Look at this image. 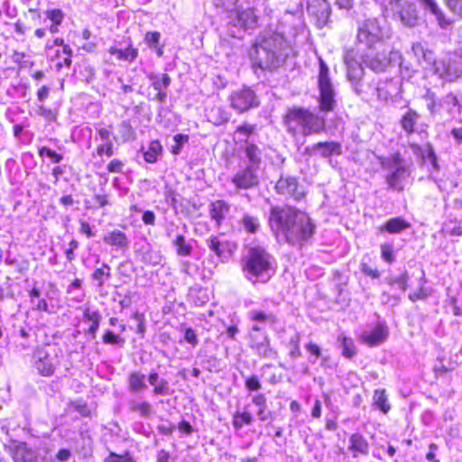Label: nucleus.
Returning a JSON list of instances; mask_svg holds the SVG:
<instances>
[{
    "instance_id": "nucleus-42",
    "label": "nucleus",
    "mask_w": 462,
    "mask_h": 462,
    "mask_svg": "<svg viewBox=\"0 0 462 462\" xmlns=\"http://www.w3.org/2000/svg\"><path fill=\"white\" fill-rule=\"evenodd\" d=\"M426 282H427V281H426V279L424 277V274H423L421 279H420V286L418 289V291L409 294V299L412 302H415V301H417L419 300H425L429 296L427 289L424 287V284Z\"/></svg>"
},
{
    "instance_id": "nucleus-32",
    "label": "nucleus",
    "mask_w": 462,
    "mask_h": 462,
    "mask_svg": "<svg viewBox=\"0 0 462 462\" xmlns=\"http://www.w3.org/2000/svg\"><path fill=\"white\" fill-rule=\"evenodd\" d=\"M253 415L248 411H236L233 414V426L236 430H240L245 425H249L253 422Z\"/></svg>"
},
{
    "instance_id": "nucleus-2",
    "label": "nucleus",
    "mask_w": 462,
    "mask_h": 462,
    "mask_svg": "<svg viewBox=\"0 0 462 462\" xmlns=\"http://www.w3.org/2000/svg\"><path fill=\"white\" fill-rule=\"evenodd\" d=\"M288 45L281 33L264 32L249 51L254 67L273 69L279 67L288 56Z\"/></svg>"
},
{
    "instance_id": "nucleus-7",
    "label": "nucleus",
    "mask_w": 462,
    "mask_h": 462,
    "mask_svg": "<svg viewBox=\"0 0 462 462\" xmlns=\"http://www.w3.org/2000/svg\"><path fill=\"white\" fill-rule=\"evenodd\" d=\"M381 165L390 171L386 177L389 187L395 190H402L404 188L403 182L410 175L407 162L399 153H395L389 158H382Z\"/></svg>"
},
{
    "instance_id": "nucleus-60",
    "label": "nucleus",
    "mask_w": 462,
    "mask_h": 462,
    "mask_svg": "<svg viewBox=\"0 0 462 462\" xmlns=\"http://www.w3.org/2000/svg\"><path fill=\"white\" fill-rule=\"evenodd\" d=\"M122 169H123L122 162L119 160H116V159L112 160L107 165L108 171L113 172V173H118V172L122 171Z\"/></svg>"
},
{
    "instance_id": "nucleus-27",
    "label": "nucleus",
    "mask_w": 462,
    "mask_h": 462,
    "mask_svg": "<svg viewBox=\"0 0 462 462\" xmlns=\"http://www.w3.org/2000/svg\"><path fill=\"white\" fill-rule=\"evenodd\" d=\"M208 246L213 251L217 257L226 258V253L229 251V244L226 241H221L217 236H210L208 241Z\"/></svg>"
},
{
    "instance_id": "nucleus-35",
    "label": "nucleus",
    "mask_w": 462,
    "mask_h": 462,
    "mask_svg": "<svg viewBox=\"0 0 462 462\" xmlns=\"http://www.w3.org/2000/svg\"><path fill=\"white\" fill-rule=\"evenodd\" d=\"M111 276V268L106 263H102V266L97 268L92 273L91 277L93 280L97 282L98 287H103L105 283V278H109Z\"/></svg>"
},
{
    "instance_id": "nucleus-43",
    "label": "nucleus",
    "mask_w": 462,
    "mask_h": 462,
    "mask_svg": "<svg viewBox=\"0 0 462 462\" xmlns=\"http://www.w3.org/2000/svg\"><path fill=\"white\" fill-rule=\"evenodd\" d=\"M408 280H409V275H408V273L405 271L401 275H399L397 277L389 278L388 283L390 285L396 284L402 291H404L407 290V287H408Z\"/></svg>"
},
{
    "instance_id": "nucleus-54",
    "label": "nucleus",
    "mask_w": 462,
    "mask_h": 462,
    "mask_svg": "<svg viewBox=\"0 0 462 462\" xmlns=\"http://www.w3.org/2000/svg\"><path fill=\"white\" fill-rule=\"evenodd\" d=\"M133 410L138 411L142 416L147 417L151 413L152 407L150 403L143 402L133 406Z\"/></svg>"
},
{
    "instance_id": "nucleus-21",
    "label": "nucleus",
    "mask_w": 462,
    "mask_h": 462,
    "mask_svg": "<svg viewBox=\"0 0 462 462\" xmlns=\"http://www.w3.org/2000/svg\"><path fill=\"white\" fill-rule=\"evenodd\" d=\"M388 332L385 327L377 326L372 331L362 336L363 341L368 346H376L387 337Z\"/></svg>"
},
{
    "instance_id": "nucleus-50",
    "label": "nucleus",
    "mask_w": 462,
    "mask_h": 462,
    "mask_svg": "<svg viewBox=\"0 0 462 462\" xmlns=\"http://www.w3.org/2000/svg\"><path fill=\"white\" fill-rule=\"evenodd\" d=\"M184 332V340L195 346L199 343L198 336L196 332L191 328H186L183 329Z\"/></svg>"
},
{
    "instance_id": "nucleus-15",
    "label": "nucleus",
    "mask_w": 462,
    "mask_h": 462,
    "mask_svg": "<svg viewBox=\"0 0 462 462\" xmlns=\"http://www.w3.org/2000/svg\"><path fill=\"white\" fill-rule=\"evenodd\" d=\"M10 452L14 462H40L36 451L24 442H14Z\"/></svg>"
},
{
    "instance_id": "nucleus-20",
    "label": "nucleus",
    "mask_w": 462,
    "mask_h": 462,
    "mask_svg": "<svg viewBox=\"0 0 462 462\" xmlns=\"http://www.w3.org/2000/svg\"><path fill=\"white\" fill-rule=\"evenodd\" d=\"M349 450L355 457L358 455H367L369 444L361 434L355 433L349 438Z\"/></svg>"
},
{
    "instance_id": "nucleus-26",
    "label": "nucleus",
    "mask_w": 462,
    "mask_h": 462,
    "mask_svg": "<svg viewBox=\"0 0 462 462\" xmlns=\"http://www.w3.org/2000/svg\"><path fill=\"white\" fill-rule=\"evenodd\" d=\"M411 224L402 217H393L389 219L383 226L381 227V231H387L391 234H398L403 230L408 229Z\"/></svg>"
},
{
    "instance_id": "nucleus-34",
    "label": "nucleus",
    "mask_w": 462,
    "mask_h": 462,
    "mask_svg": "<svg viewBox=\"0 0 462 462\" xmlns=\"http://www.w3.org/2000/svg\"><path fill=\"white\" fill-rule=\"evenodd\" d=\"M149 79L155 90L166 89L171 83V79L167 74H151Z\"/></svg>"
},
{
    "instance_id": "nucleus-44",
    "label": "nucleus",
    "mask_w": 462,
    "mask_h": 462,
    "mask_svg": "<svg viewBox=\"0 0 462 462\" xmlns=\"http://www.w3.org/2000/svg\"><path fill=\"white\" fill-rule=\"evenodd\" d=\"M242 224L244 228L251 233L256 232L259 227L258 219L249 215H245L243 217Z\"/></svg>"
},
{
    "instance_id": "nucleus-13",
    "label": "nucleus",
    "mask_w": 462,
    "mask_h": 462,
    "mask_svg": "<svg viewBox=\"0 0 462 462\" xmlns=\"http://www.w3.org/2000/svg\"><path fill=\"white\" fill-rule=\"evenodd\" d=\"M258 169L246 165L239 170L232 178V183L241 189H247L256 186L259 182Z\"/></svg>"
},
{
    "instance_id": "nucleus-53",
    "label": "nucleus",
    "mask_w": 462,
    "mask_h": 462,
    "mask_svg": "<svg viewBox=\"0 0 462 462\" xmlns=\"http://www.w3.org/2000/svg\"><path fill=\"white\" fill-rule=\"evenodd\" d=\"M382 257L388 263H393L394 261V255L393 252L392 245L388 244H383L381 245Z\"/></svg>"
},
{
    "instance_id": "nucleus-59",
    "label": "nucleus",
    "mask_w": 462,
    "mask_h": 462,
    "mask_svg": "<svg viewBox=\"0 0 462 462\" xmlns=\"http://www.w3.org/2000/svg\"><path fill=\"white\" fill-rule=\"evenodd\" d=\"M245 386L249 390H259L261 388V383L256 376H251L245 380Z\"/></svg>"
},
{
    "instance_id": "nucleus-11",
    "label": "nucleus",
    "mask_w": 462,
    "mask_h": 462,
    "mask_svg": "<svg viewBox=\"0 0 462 462\" xmlns=\"http://www.w3.org/2000/svg\"><path fill=\"white\" fill-rule=\"evenodd\" d=\"M231 106L239 113L258 106L254 92L249 88L233 91L229 97Z\"/></svg>"
},
{
    "instance_id": "nucleus-55",
    "label": "nucleus",
    "mask_w": 462,
    "mask_h": 462,
    "mask_svg": "<svg viewBox=\"0 0 462 462\" xmlns=\"http://www.w3.org/2000/svg\"><path fill=\"white\" fill-rule=\"evenodd\" d=\"M446 3L449 10L462 16V0H446Z\"/></svg>"
},
{
    "instance_id": "nucleus-9",
    "label": "nucleus",
    "mask_w": 462,
    "mask_h": 462,
    "mask_svg": "<svg viewBox=\"0 0 462 462\" xmlns=\"http://www.w3.org/2000/svg\"><path fill=\"white\" fill-rule=\"evenodd\" d=\"M319 91V108L321 111H331L334 109L335 89L328 76V68L325 61L319 58V71L318 76Z\"/></svg>"
},
{
    "instance_id": "nucleus-36",
    "label": "nucleus",
    "mask_w": 462,
    "mask_h": 462,
    "mask_svg": "<svg viewBox=\"0 0 462 462\" xmlns=\"http://www.w3.org/2000/svg\"><path fill=\"white\" fill-rule=\"evenodd\" d=\"M84 318L91 322V325L88 328V332L92 335H95L98 329L99 323L101 320V316L98 311H91L89 309H86L84 311Z\"/></svg>"
},
{
    "instance_id": "nucleus-3",
    "label": "nucleus",
    "mask_w": 462,
    "mask_h": 462,
    "mask_svg": "<svg viewBox=\"0 0 462 462\" xmlns=\"http://www.w3.org/2000/svg\"><path fill=\"white\" fill-rule=\"evenodd\" d=\"M241 268L245 278L253 283L267 282L275 273L273 257L260 245L247 249Z\"/></svg>"
},
{
    "instance_id": "nucleus-63",
    "label": "nucleus",
    "mask_w": 462,
    "mask_h": 462,
    "mask_svg": "<svg viewBox=\"0 0 462 462\" xmlns=\"http://www.w3.org/2000/svg\"><path fill=\"white\" fill-rule=\"evenodd\" d=\"M253 131L254 126L250 125H240L236 129V133L245 138L248 137L253 133Z\"/></svg>"
},
{
    "instance_id": "nucleus-47",
    "label": "nucleus",
    "mask_w": 462,
    "mask_h": 462,
    "mask_svg": "<svg viewBox=\"0 0 462 462\" xmlns=\"http://www.w3.org/2000/svg\"><path fill=\"white\" fill-rule=\"evenodd\" d=\"M97 153L98 156L106 154L107 157H111L114 154L113 143L103 142V143L97 145Z\"/></svg>"
},
{
    "instance_id": "nucleus-57",
    "label": "nucleus",
    "mask_w": 462,
    "mask_h": 462,
    "mask_svg": "<svg viewBox=\"0 0 462 462\" xmlns=\"http://www.w3.org/2000/svg\"><path fill=\"white\" fill-rule=\"evenodd\" d=\"M443 105L450 111L453 107H458V101L457 97L453 94L447 95L443 99Z\"/></svg>"
},
{
    "instance_id": "nucleus-1",
    "label": "nucleus",
    "mask_w": 462,
    "mask_h": 462,
    "mask_svg": "<svg viewBox=\"0 0 462 462\" xmlns=\"http://www.w3.org/2000/svg\"><path fill=\"white\" fill-rule=\"evenodd\" d=\"M271 227L282 234L291 244H300L314 232V225L309 216L291 207L273 208L270 214Z\"/></svg>"
},
{
    "instance_id": "nucleus-14",
    "label": "nucleus",
    "mask_w": 462,
    "mask_h": 462,
    "mask_svg": "<svg viewBox=\"0 0 462 462\" xmlns=\"http://www.w3.org/2000/svg\"><path fill=\"white\" fill-rule=\"evenodd\" d=\"M275 189L278 193L293 198L296 200L300 199L304 196L303 190H300L295 178L282 177L276 183Z\"/></svg>"
},
{
    "instance_id": "nucleus-38",
    "label": "nucleus",
    "mask_w": 462,
    "mask_h": 462,
    "mask_svg": "<svg viewBox=\"0 0 462 462\" xmlns=\"http://www.w3.org/2000/svg\"><path fill=\"white\" fill-rule=\"evenodd\" d=\"M172 243L176 246L177 254L179 255L186 256L190 254L191 245L186 244L183 235H177Z\"/></svg>"
},
{
    "instance_id": "nucleus-29",
    "label": "nucleus",
    "mask_w": 462,
    "mask_h": 462,
    "mask_svg": "<svg viewBox=\"0 0 462 462\" xmlns=\"http://www.w3.org/2000/svg\"><path fill=\"white\" fill-rule=\"evenodd\" d=\"M246 158L248 159L249 166H253L259 170L261 163V150L254 143H246L245 148Z\"/></svg>"
},
{
    "instance_id": "nucleus-37",
    "label": "nucleus",
    "mask_w": 462,
    "mask_h": 462,
    "mask_svg": "<svg viewBox=\"0 0 462 462\" xmlns=\"http://www.w3.org/2000/svg\"><path fill=\"white\" fill-rule=\"evenodd\" d=\"M338 341L340 342L341 347L343 349V356L346 358L353 357L356 354V346L354 341L344 335H341L338 337Z\"/></svg>"
},
{
    "instance_id": "nucleus-23",
    "label": "nucleus",
    "mask_w": 462,
    "mask_h": 462,
    "mask_svg": "<svg viewBox=\"0 0 462 462\" xmlns=\"http://www.w3.org/2000/svg\"><path fill=\"white\" fill-rule=\"evenodd\" d=\"M447 64V59H442L439 60H436L435 59L434 63L430 68H433L435 73L446 80L452 81L457 79L458 70H456L455 69L450 70V69H448Z\"/></svg>"
},
{
    "instance_id": "nucleus-64",
    "label": "nucleus",
    "mask_w": 462,
    "mask_h": 462,
    "mask_svg": "<svg viewBox=\"0 0 462 462\" xmlns=\"http://www.w3.org/2000/svg\"><path fill=\"white\" fill-rule=\"evenodd\" d=\"M106 462H134L129 457H123L112 454L106 460Z\"/></svg>"
},
{
    "instance_id": "nucleus-61",
    "label": "nucleus",
    "mask_w": 462,
    "mask_h": 462,
    "mask_svg": "<svg viewBox=\"0 0 462 462\" xmlns=\"http://www.w3.org/2000/svg\"><path fill=\"white\" fill-rule=\"evenodd\" d=\"M361 271L373 278H378L380 276V273L376 269H373L370 265L367 263H362L361 265Z\"/></svg>"
},
{
    "instance_id": "nucleus-4",
    "label": "nucleus",
    "mask_w": 462,
    "mask_h": 462,
    "mask_svg": "<svg viewBox=\"0 0 462 462\" xmlns=\"http://www.w3.org/2000/svg\"><path fill=\"white\" fill-rule=\"evenodd\" d=\"M285 120L290 132L295 134L299 126L303 135L319 134L324 131L326 125V119L323 116L302 108L290 110Z\"/></svg>"
},
{
    "instance_id": "nucleus-30",
    "label": "nucleus",
    "mask_w": 462,
    "mask_h": 462,
    "mask_svg": "<svg viewBox=\"0 0 462 462\" xmlns=\"http://www.w3.org/2000/svg\"><path fill=\"white\" fill-rule=\"evenodd\" d=\"M228 211V205L224 200H217L211 204L210 217L219 224Z\"/></svg>"
},
{
    "instance_id": "nucleus-24",
    "label": "nucleus",
    "mask_w": 462,
    "mask_h": 462,
    "mask_svg": "<svg viewBox=\"0 0 462 462\" xmlns=\"http://www.w3.org/2000/svg\"><path fill=\"white\" fill-rule=\"evenodd\" d=\"M312 152H318L322 157H329L332 154L341 153V145L337 142L318 143L311 148Z\"/></svg>"
},
{
    "instance_id": "nucleus-40",
    "label": "nucleus",
    "mask_w": 462,
    "mask_h": 462,
    "mask_svg": "<svg viewBox=\"0 0 462 462\" xmlns=\"http://www.w3.org/2000/svg\"><path fill=\"white\" fill-rule=\"evenodd\" d=\"M129 385L132 391H139L145 387L144 375L140 373H133L129 376Z\"/></svg>"
},
{
    "instance_id": "nucleus-16",
    "label": "nucleus",
    "mask_w": 462,
    "mask_h": 462,
    "mask_svg": "<svg viewBox=\"0 0 462 462\" xmlns=\"http://www.w3.org/2000/svg\"><path fill=\"white\" fill-rule=\"evenodd\" d=\"M108 53L116 56L119 61L133 62L138 56V50L134 48L131 43L126 47H118L116 44L110 46L107 50Z\"/></svg>"
},
{
    "instance_id": "nucleus-25",
    "label": "nucleus",
    "mask_w": 462,
    "mask_h": 462,
    "mask_svg": "<svg viewBox=\"0 0 462 462\" xmlns=\"http://www.w3.org/2000/svg\"><path fill=\"white\" fill-rule=\"evenodd\" d=\"M425 5L426 8H428L436 17L439 25L446 29L448 28L451 23L452 20L447 18L445 14H443L442 10L438 6L436 2L434 0H420Z\"/></svg>"
},
{
    "instance_id": "nucleus-6",
    "label": "nucleus",
    "mask_w": 462,
    "mask_h": 462,
    "mask_svg": "<svg viewBox=\"0 0 462 462\" xmlns=\"http://www.w3.org/2000/svg\"><path fill=\"white\" fill-rule=\"evenodd\" d=\"M362 62L374 71H383L391 63L399 61L402 54L399 51L388 50L383 45L367 49L361 57Z\"/></svg>"
},
{
    "instance_id": "nucleus-19",
    "label": "nucleus",
    "mask_w": 462,
    "mask_h": 462,
    "mask_svg": "<svg viewBox=\"0 0 462 462\" xmlns=\"http://www.w3.org/2000/svg\"><path fill=\"white\" fill-rule=\"evenodd\" d=\"M251 347L254 349L259 356L263 357H271L274 352L270 347V341L267 336L263 335L258 337L255 335H251Z\"/></svg>"
},
{
    "instance_id": "nucleus-5",
    "label": "nucleus",
    "mask_w": 462,
    "mask_h": 462,
    "mask_svg": "<svg viewBox=\"0 0 462 462\" xmlns=\"http://www.w3.org/2000/svg\"><path fill=\"white\" fill-rule=\"evenodd\" d=\"M390 37L389 29L381 24L378 18L368 17L358 22L356 39L360 44H364L367 49L377 45L382 47L383 42Z\"/></svg>"
},
{
    "instance_id": "nucleus-28",
    "label": "nucleus",
    "mask_w": 462,
    "mask_h": 462,
    "mask_svg": "<svg viewBox=\"0 0 462 462\" xmlns=\"http://www.w3.org/2000/svg\"><path fill=\"white\" fill-rule=\"evenodd\" d=\"M420 118V115L412 109H409L401 119L402 128L407 133L415 132V125Z\"/></svg>"
},
{
    "instance_id": "nucleus-62",
    "label": "nucleus",
    "mask_w": 462,
    "mask_h": 462,
    "mask_svg": "<svg viewBox=\"0 0 462 462\" xmlns=\"http://www.w3.org/2000/svg\"><path fill=\"white\" fill-rule=\"evenodd\" d=\"M46 48L48 50L47 56L51 60H59L62 57V51L60 52L59 50H53L52 45L47 43Z\"/></svg>"
},
{
    "instance_id": "nucleus-10",
    "label": "nucleus",
    "mask_w": 462,
    "mask_h": 462,
    "mask_svg": "<svg viewBox=\"0 0 462 462\" xmlns=\"http://www.w3.org/2000/svg\"><path fill=\"white\" fill-rule=\"evenodd\" d=\"M34 366L43 376L51 375L60 364L58 352L54 347L38 348L33 355Z\"/></svg>"
},
{
    "instance_id": "nucleus-56",
    "label": "nucleus",
    "mask_w": 462,
    "mask_h": 462,
    "mask_svg": "<svg viewBox=\"0 0 462 462\" xmlns=\"http://www.w3.org/2000/svg\"><path fill=\"white\" fill-rule=\"evenodd\" d=\"M34 309L39 311H44L50 314L55 312V310H53V306L49 305L47 300L44 299L39 300Z\"/></svg>"
},
{
    "instance_id": "nucleus-48",
    "label": "nucleus",
    "mask_w": 462,
    "mask_h": 462,
    "mask_svg": "<svg viewBox=\"0 0 462 462\" xmlns=\"http://www.w3.org/2000/svg\"><path fill=\"white\" fill-rule=\"evenodd\" d=\"M39 154L40 156H47L49 157L50 159L52 160L53 162H60L61 160H62V156L59 153H57L56 152L51 150L50 148L48 147H42L39 151Z\"/></svg>"
},
{
    "instance_id": "nucleus-8",
    "label": "nucleus",
    "mask_w": 462,
    "mask_h": 462,
    "mask_svg": "<svg viewBox=\"0 0 462 462\" xmlns=\"http://www.w3.org/2000/svg\"><path fill=\"white\" fill-rule=\"evenodd\" d=\"M385 11L392 14L393 18L403 26L415 27L419 23V15L415 4L407 0H391Z\"/></svg>"
},
{
    "instance_id": "nucleus-31",
    "label": "nucleus",
    "mask_w": 462,
    "mask_h": 462,
    "mask_svg": "<svg viewBox=\"0 0 462 462\" xmlns=\"http://www.w3.org/2000/svg\"><path fill=\"white\" fill-rule=\"evenodd\" d=\"M373 401H374V405L377 409L382 411L384 414L390 411L391 405L388 402V399H387L384 390H380V389L375 390L374 392Z\"/></svg>"
},
{
    "instance_id": "nucleus-39",
    "label": "nucleus",
    "mask_w": 462,
    "mask_h": 462,
    "mask_svg": "<svg viewBox=\"0 0 462 462\" xmlns=\"http://www.w3.org/2000/svg\"><path fill=\"white\" fill-rule=\"evenodd\" d=\"M250 318L259 323H274L276 321L275 316L272 313H265L262 310H252L250 311Z\"/></svg>"
},
{
    "instance_id": "nucleus-18",
    "label": "nucleus",
    "mask_w": 462,
    "mask_h": 462,
    "mask_svg": "<svg viewBox=\"0 0 462 462\" xmlns=\"http://www.w3.org/2000/svg\"><path fill=\"white\" fill-rule=\"evenodd\" d=\"M347 78L350 81H358L363 76L362 64L354 57V51H347L345 56Z\"/></svg>"
},
{
    "instance_id": "nucleus-17",
    "label": "nucleus",
    "mask_w": 462,
    "mask_h": 462,
    "mask_svg": "<svg viewBox=\"0 0 462 462\" xmlns=\"http://www.w3.org/2000/svg\"><path fill=\"white\" fill-rule=\"evenodd\" d=\"M411 52L417 59L420 64L424 65L426 68L431 67L434 63V52L425 48L420 42H413L411 45Z\"/></svg>"
},
{
    "instance_id": "nucleus-49",
    "label": "nucleus",
    "mask_w": 462,
    "mask_h": 462,
    "mask_svg": "<svg viewBox=\"0 0 462 462\" xmlns=\"http://www.w3.org/2000/svg\"><path fill=\"white\" fill-rule=\"evenodd\" d=\"M299 343H300V337L299 336H296V337L291 338V340H290V346H291L290 356L292 358H297V357L301 356V352H300V349Z\"/></svg>"
},
{
    "instance_id": "nucleus-46",
    "label": "nucleus",
    "mask_w": 462,
    "mask_h": 462,
    "mask_svg": "<svg viewBox=\"0 0 462 462\" xmlns=\"http://www.w3.org/2000/svg\"><path fill=\"white\" fill-rule=\"evenodd\" d=\"M447 60H448V64H447V67L448 69H456V70H458L457 71V78L461 77L462 76V59L461 58H457V57H449V58H447Z\"/></svg>"
},
{
    "instance_id": "nucleus-51",
    "label": "nucleus",
    "mask_w": 462,
    "mask_h": 462,
    "mask_svg": "<svg viewBox=\"0 0 462 462\" xmlns=\"http://www.w3.org/2000/svg\"><path fill=\"white\" fill-rule=\"evenodd\" d=\"M153 393L157 395H167L170 393L168 382L164 379L160 381L154 385Z\"/></svg>"
},
{
    "instance_id": "nucleus-33",
    "label": "nucleus",
    "mask_w": 462,
    "mask_h": 462,
    "mask_svg": "<svg viewBox=\"0 0 462 462\" xmlns=\"http://www.w3.org/2000/svg\"><path fill=\"white\" fill-rule=\"evenodd\" d=\"M162 147L159 141H152L147 151L143 153V158L147 162L153 163L158 160L162 152Z\"/></svg>"
},
{
    "instance_id": "nucleus-41",
    "label": "nucleus",
    "mask_w": 462,
    "mask_h": 462,
    "mask_svg": "<svg viewBox=\"0 0 462 462\" xmlns=\"http://www.w3.org/2000/svg\"><path fill=\"white\" fill-rule=\"evenodd\" d=\"M62 57L57 60L55 67L60 70L63 66L69 67L71 64L72 50L69 46H63Z\"/></svg>"
},
{
    "instance_id": "nucleus-58",
    "label": "nucleus",
    "mask_w": 462,
    "mask_h": 462,
    "mask_svg": "<svg viewBox=\"0 0 462 462\" xmlns=\"http://www.w3.org/2000/svg\"><path fill=\"white\" fill-rule=\"evenodd\" d=\"M103 341L106 344H119L124 340L120 339L117 336H116L112 331L107 330L103 336Z\"/></svg>"
},
{
    "instance_id": "nucleus-45",
    "label": "nucleus",
    "mask_w": 462,
    "mask_h": 462,
    "mask_svg": "<svg viewBox=\"0 0 462 462\" xmlns=\"http://www.w3.org/2000/svg\"><path fill=\"white\" fill-rule=\"evenodd\" d=\"M46 17L51 23L60 25L64 20V14L60 9H51L45 12Z\"/></svg>"
},
{
    "instance_id": "nucleus-22",
    "label": "nucleus",
    "mask_w": 462,
    "mask_h": 462,
    "mask_svg": "<svg viewBox=\"0 0 462 462\" xmlns=\"http://www.w3.org/2000/svg\"><path fill=\"white\" fill-rule=\"evenodd\" d=\"M104 242L117 249L128 247L129 241L125 233L120 230H113L104 236Z\"/></svg>"
},
{
    "instance_id": "nucleus-12",
    "label": "nucleus",
    "mask_w": 462,
    "mask_h": 462,
    "mask_svg": "<svg viewBox=\"0 0 462 462\" xmlns=\"http://www.w3.org/2000/svg\"><path fill=\"white\" fill-rule=\"evenodd\" d=\"M233 25L245 30L254 29L258 24V14L254 8H237L230 14Z\"/></svg>"
},
{
    "instance_id": "nucleus-52",
    "label": "nucleus",
    "mask_w": 462,
    "mask_h": 462,
    "mask_svg": "<svg viewBox=\"0 0 462 462\" xmlns=\"http://www.w3.org/2000/svg\"><path fill=\"white\" fill-rule=\"evenodd\" d=\"M161 38V34L158 32H149L145 34L144 42L152 48H156Z\"/></svg>"
}]
</instances>
